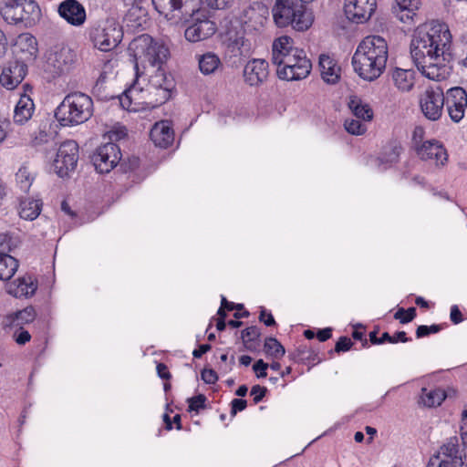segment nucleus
Listing matches in <instances>:
<instances>
[{
    "mask_svg": "<svg viewBox=\"0 0 467 467\" xmlns=\"http://www.w3.org/2000/svg\"><path fill=\"white\" fill-rule=\"evenodd\" d=\"M451 33L441 26L418 28L410 43L411 57L419 71L426 78L439 81L449 74L445 62H450Z\"/></svg>",
    "mask_w": 467,
    "mask_h": 467,
    "instance_id": "nucleus-1",
    "label": "nucleus"
},
{
    "mask_svg": "<svg viewBox=\"0 0 467 467\" xmlns=\"http://www.w3.org/2000/svg\"><path fill=\"white\" fill-rule=\"evenodd\" d=\"M129 52L136 61V67L139 61L149 63L152 67H158L155 72L150 75L149 82L153 84L157 81L154 88L157 92L166 93V101L171 97L172 90L175 88V81L171 74L166 72L163 64L170 57V50L167 46L161 42L155 41L150 35L142 34L136 36L129 45Z\"/></svg>",
    "mask_w": 467,
    "mask_h": 467,
    "instance_id": "nucleus-2",
    "label": "nucleus"
},
{
    "mask_svg": "<svg viewBox=\"0 0 467 467\" xmlns=\"http://www.w3.org/2000/svg\"><path fill=\"white\" fill-rule=\"evenodd\" d=\"M388 57L387 41L379 36H368L358 44L351 63L360 78L371 82L383 74Z\"/></svg>",
    "mask_w": 467,
    "mask_h": 467,
    "instance_id": "nucleus-3",
    "label": "nucleus"
},
{
    "mask_svg": "<svg viewBox=\"0 0 467 467\" xmlns=\"http://www.w3.org/2000/svg\"><path fill=\"white\" fill-rule=\"evenodd\" d=\"M271 13L275 24L281 28L291 26L296 31H306L314 21L312 12L299 0H275Z\"/></svg>",
    "mask_w": 467,
    "mask_h": 467,
    "instance_id": "nucleus-4",
    "label": "nucleus"
},
{
    "mask_svg": "<svg viewBox=\"0 0 467 467\" xmlns=\"http://www.w3.org/2000/svg\"><path fill=\"white\" fill-rule=\"evenodd\" d=\"M92 115V99L82 92L67 94L55 111L57 120L64 127L82 124Z\"/></svg>",
    "mask_w": 467,
    "mask_h": 467,
    "instance_id": "nucleus-5",
    "label": "nucleus"
},
{
    "mask_svg": "<svg viewBox=\"0 0 467 467\" xmlns=\"http://www.w3.org/2000/svg\"><path fill=\"white\" fill-rule=\"evenodd\" d=\"M88 37L95 48L109 52L122 41L123 29L114 17H106L94 22L88 28Z\"/></svg>",
    "mask_w": 467,
    "mask_h": 467,
    "instance_id": "nucleus-6",
    "label": "nucleus"
},
{
    "mask_svg": "<svg viewBox=\"0 0 467 467\" xmlns=\"http://www.w3.org/2000/svg\"><path fill=\"white\" fill-rule=\"evenodd\" d=\"M157 81L154 80L153 84L150 82L145 88L139 89L136 87H131L127 89L122 96L119 97V103L123 109L130 111L138 110L141 109H155L166 102V93L155 89L154 85Z\"/></svg>",
    "mask_w": 467,
    "mask_h": 467,
    "instance_id": "nucleus-7",
    "label": "nucleus"
},
{
    "mask_svg": "<svg viewBox=\"0 0 467 467\" xmlns=\"http://www.w3.org/2000/svg\"><path fill=\"white\" fill-rule=\"evenodd\" d=\"M312 69V63L304 50H295L292 56L278 61L276 75L282 80L296 81L306 78Z\"/></svg>",
    "mask_w": 467,
    "mask_h": 467,
    "instance_id": "nucleus-8",
    "label": "nucleus"
},
{
    "mask_svg": "<svg viewBox=\"0 0 467 467\" xmlns=\"http://www.w3.org/2000/svg\"><path fill=\"white\" fill-rule=\"evenodd\" d=\"M183 20L188 24L184 36L192 43L203 41L213 36L217 30L216 24L210 19L207 12L201 6L193 15H189Z\"/></svg>",
    "mask_w": 467,
    "mask_h": 467,
    "instance_id": "nucleus-9",
    "label": "nucleus"
},
{
    "mask_svg": "<svg viewBox=\"0 0 467 467\" xmlns=\"http://www.w3.org/2000/svg\"><path fill=\"white\" fill-rule=\"evenodd\" d=\"M152 4L167 20L182 21L193 15L202 5V0H152Z\"/></svg>",
    "mask_w": 467,
    "mask_h": 467,
    "instance_id": "nucleus-10",
    "label": "nucleus"
},
{
    "mask_svg": "<svg viewBox=\"0 0 467 467\" xmlns=\"http://www.w3.org/2000/svg\"><path fill=\"white\" fill-rule=\"evenodd\" d=\"M78 161V145L75 140H66L60 144L53 161L55 172L61 178L74 171Z\"/></svg>",
    "mask_w": 467,
    "mask_h": 467,
    "instance_id": "nucleus-11",
    "label": "nucleus"
},
{
    "mask_svg": "<svg viewBox=\"0 0 467 467\" xmlns=\"http://www.w3.org/2000/svg\"><path fill=\"white\" fill-rule=\"evenodd\" d=\"M444 105V93L438 85L428 88L420 99L421 111L430 120H437L441 118Z\"/></svg>",
    "mask_w": 467,
    "mask_h": 467,
    "instance_id": "nucleus-12",
    "label": "nucleus"
},
{
    "mask_svg": "<svg viewBox=\"0 0 467 467\" xmlns=\"http://www.w3.org/2000/svg\"><path fill=\"white\" fill-rule=\"evenodd\" d=\"M120 159V149L113 142L100 145L91 156V161L95 169L100 173L109 172L117 166Z\"/></svg>",
    "mask_w": 467,
    "mask_h": 467,
    "instance_id": "nucleus-13",
    "label": "nucleus"
},
{
    "mask_svg": "<svg viewBox=\"0 0 467 467\" xmlns=\"http://www.w3.org/2000/svg\"><path fill=\"white\" fill-rule=\"evenodd\" d=\"M454 463V467L463 464V458L457 437L444 443L436 455L431 457L426 467H445Z\"/></svg>",
    "mask_w": 467,
    "mask_h": 467,
    "instance_id": "nucleus-14",
    "label": "nucleus"
},
{
    "mask_svg": "<svg viewBox=\"0 0 467 467\" xmlns=\"http://www.w3.org/2000/svg\"><path fill=\"white\" fill-rule=\"evenodd\" d=\"M445 105L451 119L459 122L465 115L467 109V93L462 87L451 88L444 94Z\"/></svg>",
    "mask_w": 467,
    "mask_h": 467,
    "instance_id": "nucleus-15",
    "label": "nucleus"
},
{
    "mask_svg": "<svg viewBox=\"0 0 467 467\" xmlns=\"http://www.w3.org/2000/svg\"><path fill=\"white\" fill-rule=\"evenodd\" d=\"M377 7V0H347L345 13L355 23L368 21Z\"/></svg>",
    "mask_w": 467,
    "mask_h": 467,
    "instance_id": "nucleus-16",
    "label": "nucleus"
},
{
    "mask_svg": "<svg viewBox=\"0 0 467 467\" xmlns=\"http://www.w3.org/2000/svg\"><path fill=\"white\" fill-rule=\"evenodd\" d=\"M27 66L22 61H9L0 75V83L6 89L16 88L25 78Z\"/></svg>",
    "mask_w": 467,
    "mask_h": 467,
    "instance_id": "nucleus-17",
    "label": "nucleus"
},
{
    "mask_svg": "<svg viewBox=\"0 0 467 467\" xmlns=\"http://www.w3.org/2000/svg\"><path fill=\"white\" fill-rule=\"evenodd\" d=\"M75 55L70 48L62 47L51 52L47 59V69L53 77L59 76L67 71L74 62Z\"/></svg>",
    "mask_w": 467,
    "mask_h": 467,
    "instance_id": "nucleus-18",
    "label": "nucleus"
},
{
    "mask_svg": "<svg viewBox=\"0 0 467 467\" xmlns=\"http://www.w3.org/2000/svg\"><path fill=\"white\" fill-rule=\"evenodd\" d=\"M268 75V62L265 59L254 58L248 61L244 68V81L252 87L262 85Z\"/></svg>",
    "mask_w": 467,
    "mask_h": 467,
    "instance_id": "nucleus-19",
    "label": "nucleus"
},
{
    "mask_svg": "<svg viewBox=\"0 0 467 467\" xmlns=\"http://www.w3.org/2000/svg\"><path fill=\"white\" fill-rule=\"evenodd\" d=\"M58 14L68 24L79 26L86 21L85 7L77 0H65L58 5Z\"/></svg>",
    "mask_w": 467,
    "mask_h": 467,
    "instance_id": "nucleus-20",
    "label": "nucleus"
},
{
    "mask_svg": "<svg viewBox=\"0 0 467 467\" xmlns=\"http://www.w3.org/2000/svg\"><path fill=\"white\" fill-rule=\"evenodd\" d=\"M24 93L20 94V99L14 110V121L17 124H24L31 118L35 110V104L27 93L32 91V87L26 83L23 85Z\"/></svg>",
    "mask_w": 467,
    "mask_h": 467,
    "instance_id": "nucleus-21",
    "label": "nucleus"
},
{
    "mask_svg": "<svg viewBox=\"0 0 467 467\" xmlns=\"http://www.w3.org/2000/svg\"><path fill=\"white\" fill-rule=\"evenodd\" d=\"M417 154L422 160H434L437 165H444L448 154L443 145L436 140H427L417 146Z\"/></svg>",
    "mask_w": 467,
    "mask_h": 467,
    "instance_id": "nucleus-22",
    "label": "nucleus"
},
{
    "mask_svg": "<svg viewBox=\"0 0 467 467\" xmlns=\"http://www.w3.org/2000/svg\"><path fill=\"white\" fill-rule=\"evenodd\" d=\"M150 137L156 146L166 149L172 144L174 132L171 123L167 120H162L154 124L150 130Z\"/></svg>",
    "mask_w": 467,
    "mask_h": 467,
    "instance_id": "nucleus-23",
    "label": "nucleus"
},
{
    "mask_svg": "<svg viewBox=\"0 0 467 467\" xmlns=\"http://www.w3.org/2000/svg\"><path fill=\"white\" fill-rule=\"evenodd\" d=\"M36 317V313L35 308L29 306L22 310L7 315L5 317L3 324L5 328H21L24 325L33 322Z\"/></svg>",
    "mask_w": 467,
    "mask_h": 467,
    "instance_id": "nucleus-24",
    "label": "nucleus"
},
{
    "mask_svg": "<svg viewBox=\"0 0 467 467\" xmlns=\"http://www.w3.org/2000/svg\"><path fill=\"white\" fill-rule=\"evenodd\" d=\"M295 50L301 48L293 47V39L290 36H283L274 41L272 47V62L278 65V61L284 60L285 57L292 56Z\"/></svg>",
    "mask_w": 467,
    "mask_h": 467,
    "instance_id": "nucleus-25",
    "label": "nucleus"
},
{
    "mask_svg": "<svg viewBox=\"0 0 467 467\" xmlns=\"http://www.w3.org/2000/svg\"><path fill=\"white\" fill-rule=\"evenodd\" d=\"M319 67L323 80L328 84H335L340 78V67L337 62L327 55H321Z\"/></svg>",
    "mask_w": 467,
    "mask_h": 467,
    "instance_id": "nucleus-26",
    "label": "nucleus"
},
{
    "mask_svg": "<svg viewBox=\"0 0 467 467\" xmlns=\"http://www.w3.org/2000/svg\"><path fill=\"white\" fill-rule=\"evenodd\" d=\"M226 51L234 57H241L246 55L250 51V43L244 38V34L232 33L228 34L225 41Z\"/></svg>",
    "mask_w": 467,
    "mask_h": 467,
    "instance_id": "nucleus-27",
    "label": "nucleus"
},
{
    "mask_svg": "<svg viewBox=\"0 0 467 467\" xmlns=\"http://www.w3.org/2000/svg\"><path fill=\"white\" fill-rule=\"evenodd\" d=\"M21 0H11L3 7H0V16L8 24H18L24 21L23 8H21Z\"/></svg>",
    "mask_w": 467,
    "mask_h": 467,
    "instance_id": "nucleus-28",
    "label": "nucleus"
},
{
    "mask_svg": "<svg viewBox=\"0 0 467 467\" xmlns=\"http://www.w3.org/2000/svg\"><path fill=\"white\" fill-rule=\"evenodd\" d=\"M348 106L353 115L358 119L370 121L373 119V110L368 103H365L358 96H350Z\"/></svg>",
    "mask_w": 467,
    "mask_h": 467,
    "instance_id": "nucleus-29",
    "label": "nucleus"
},
{
    "mask_svg": "<svg viewBox=\"0 0 467 467\" xmlns=\"http://www.w3.org/2000/svg\"><path fill=\"white\" fill-rule=\"evenodd\" d=\"M199 68L202 74L208 76L223 68L220 57L213 52H206L198 57Z\"/></svg>",
    "mask_w": 467,
    "mask_h": 467,
    "instance_id": "nucleus-30",
    "label": "nucleus"
},
{
    "mask_svg": "<svg viewBox=\"0 0 467 467\" xmlns=\"http://www.w3.org/2000/svg\"><path fill=\"white\" fill-rule=\"evenodd\" d=\"M42 208L40 200L23 199L20 201L19 215L25 220L33 221L38 217Z\"/></svg>",
    "mask_w": 467,
    "mask_h": 467,
    "instance_id": "nucleus-31",
    "label": "nucleus"
},
{
    "mask_svg": "<svg viewBox=\"0 0 467 467\" xmlns=\"http://www.w3.org/2000/svg\"><path fill=\"white\" fill-rule=\"evenodd\" d=\"M395 2L400 10L398 14L400 20L403 23L412 21L420 7V0H395Z\"/></svg>",
    "mask_w": 467,
    "mask_h": 467,
    "instance_id": "nucleus-32",
    "label": "nucleus"
},
{
    "mask_svg": "<svg viewBox=\"0 0 467 467\" xmlns=\"http://www.w3.org/2000/svg\"><path fill=\"white\" fill-rule=\"evenodd\" d=\"M395 86L401 91H409L414 85V72L412 70L396 68L392 73Z\"/></svg>",
    "mask_w": 467,
    "mask_h": 467,
    "instance_id": "nucleus-33",
    "label": "nucleus"
},
{
    "mask_svg": "<svg viewBox=\"0 0 467 467\" xmlns=\"http://www.w3.org/2000/svg\"><path fill=\"white\" fill-rule=\"evenodd\" d=\"M18 261L5 253H0V280L6 281L13 277L18 268Z\"/></svg>",
    "mask_w": 467,
    "mask_h": 467,
    "instance_id": "nucleus-34",
    "label": "nucleus"
},
{
    "mask_svg": "<svg viewBox=\"0 0 467 467\" xmlns=\"http://www.w3.org/2000/svg\"><path fill=\"white\" fill-rule=\"evenodd\" d=\"M17 285L15 288H10L9 293L16 297L31 296L35 294L37 285L31 276H24L16 280Z\"/></svg>",
    "mask_w": 467,
    "mask_h": 467,
    "instance_id": "nucleus-35",
    "label": "nucleus"
},
{
    "mask_svg": "<svg viewBox=\"0 0 467 467\" xmlns=\"http://www.w3.org/2000/svg\"><path fill=\"white\" fill-rule=\"evenodd\" d=\"M261 332L256 326L246 327L241 332V338L244 348L251 352H254L260 347Z\"/></svg>",
    "mask_w": 467,
    "mask_h": 467,
    "instance_id": "nucleus-36",
    "label": "nucleus"
},
{
    "mask_svg": "<svg viewBox=\"0 0 467 467\" xmlns=\"http://www.w3.org/2000/svg\"><path fill=\"white\" fill-rule=\"evenodd\" d=\"M421 391L420 402L428 408L440 406L446 398V393L441 389L428 390L423 388Z\"/></svg>",
    "mask_w": 467,
    "mask_h": 467,
    "instance_id": "nucleus-37",
    "label": "nucleus"
},
{
    "mask_svg": "<svg viewBox=\"0 0 467 467\" xmlns=\"http://www.w3.org/2000/svg\"><path fill=\"white\" fill-rule=\"evenodd\" d=\"M401 150L402 147L399 142L390 141L384 147L378 160L382 164L395 163L399 161Z\"/></svg>",
    "mask_w": 467,
    "mask_h": 467,
    "instance_id": "nucleus-38",
    "label": "nucleus"
},
{
    "mask_svg": "<svg viewBox=\"0 0 467 467\" xmlns=\"http://www.w3.org/2000/svg\"><path fill=\"white\" fill-rule=\"evenodd\" d=\"M21 8H23L24 21L26 23L35 22L39 19L41 10L37 3L34 0L20 1Z\"/></svg>",
    "mask_w": 467,
    "mask_h": 467,
    "instance_id": "nucleus-39",
    "label": "nucleus"
},
{
    "mask_svg": "<svg viewBox=\"0 0 467 467\" xmlns=\"http://www.w3.org/2000/svg\"><path fill=\"white\" fill-rule=\"evenodd\" d=\"M264 348L265 352L274 358H280L285 353L283 345L275 337H268L265 338Z\"/></svg>",
    "mask_w": 467,
    "mask_h": 467,
    "instance_id": "nucleus-40",
    "label": "nucleus"
},
{
    "mask_svg": "<svg viewBox=\"0 0 467 467\" xmlns=\"http://www.w3.org/2000/svg\"><path fill=\"white\" fill-rule=\"evenodd\" d=\"M16 177L20 189L25 192H28L34 181L28 169L26 167H21L16 172Z\"/></svg>",
    "mask_w": 467,
    "mask_h": 467,
    "instance_id": "nucleus-41",
    "label": "nucleus"
},
{
    "mask_svg": "<svg viewBox=\"0 0 467 467\" xmlns=\"http://www.w3.org/2000/svg\"><path fill=\"white\" fill-rule=\"evenodd\" d=\"M344 127L352 135H362L367 130L366 125L359 119H347L344 122Z\"/></svg>",
    "mask_w": 467,
    "mask_h": 467,
    "instance_id": "nucleus-42",
    "label": "nucleus"
},
{
    "mask_svg": "<svg viewBox=\"0 0 467 467\" xmlns=\"http://www.w3.org/2000/svg\"><path fill=\"white\" fill-rule=\"evenodd\" d=\"M207 398L204 394H198L187 400L188 402V411H195L198 413L200 410L206 408Z\"/></svg>",
    "mask_w": 467,
    "mask_h": 467,
    "instance_id": "nucleus-43",
    "label": "nucleus"
},
{
    "mask_svg": "<svg viewBox=\"0 0 467 467\" xmlns=\"http://www.w3.org/2000/svg\"><path fill=\"white\" fill-rule=\"evenodd\" d=\"M24 44L29 56L35 57L37 52L36 38L29 34L21 35L18 38V45L22 46Z\"/></svg>",
    "mask_w": 467,
    "mask_h": 467,
    "instance_id": "nucleus-44",
    "label": "nucleus"
},
{
    "mask_svg": "<svg viewBox=\"0 0 467 467\" xmlns=\"http://www.w3.org/2000/svg\"><path fill=\"white\" fill-rule=\"evenodd\" d=\"M104 84H105V78L104 77H100L97 80L96 84L93 87V89H92L93 95L96 96L100 100H109L110 99H113L114 96L109 94L105 90Z\"/></svg>",
    "mask_w": 467,
    "mask_h": 467,
    "instance_id": "nucleus-45",
    "label": "nucleus"
},
{
    "mask_svg": "<svg viewBox=\"0 0 467 467\" xmlns=\"http://www.w3.org/2000/svg\"><path fill=\"white\" fill-rule=\"evenodd\" d=\"M416 317V308L411 306L408 309L399 308L394 314V318L399 319L401 324H407L412 321Z\"/></svg>",
    "mask_w": 467,
    "mask_h": 467,
    "instance_id": "nucleus-46",
    "label": "nucleus"
},
{
    "mask_svg": "<svg viewBox=\"0 0 467 467\" xmlns=\"http://www.w3.org/2000/svg\"><path fill=\"white\" fill-rule=\"evenodd\" d=\"M441 329H442L441 325H436V324L431 325V326L420 325L416 329V337L418 338L427 337L431 334H436V333L440 332Z\"/></svg>",
    "mask_w": 467,
    "mask_h": 467,
    "instance_id": "nucleus-47",
    "label": "nucleus"
},
{
    "mask_svg": "<svg viewBox=\"0 0 467 467\" xmlns=\"http://www.w3.org/2000/svg\"><path fill=\"white\" fill-rule=\"evenodd\" d=\"M12 329H15L13 338L18 345H25L30 341L31 335L27 330H25L23 327H13Z\"/></svg>",
    "mask_w": 467,
    "mask_h": 467,
    "instance_id": "nucleus-48",
    "label": "nucleus"
},
{
    "mask_svg": "<svg viewBox=\"0 0 467 467\" xmlns=\"http://www.w3.org/2000/svg\"><path fill=\"white\" fill-rule=\"evenodd\" d=\"M352 346H353V342L351 341V339L349 337H341L336 343L335 351L337 353L345 352V351L349 350L352 348Z\"/></svg>",
    "mask_w": 467,
    "mask_h": 467,
    "instance_id": "nucleus-49",
    "label": "nucleus"
},
{
    "mask_svg": "<svg viewBox=\"0 0 467 467\" xmlns=\"http://www.w3.org/2000/svg\"><path fill=\"white\" fill-rule=\"evenodd\" d=\"M201 378L206 384H214L218 380L217 373L212 368H203Z\"/></svg>",
    "mask_w": 467,
    "mask_h": 467,
    "instance_id": "nucleus-50",
    "label": "nucleus"
},
{
    "mask_svg": "<svg viewBox=\"0 0 467 467\" xmlns=\"http://www.w3.org/2000/svg\"><path fill=\"white\" fill-rule=\"evenodd\" d=\"M267 389L260 385H254L251 389V395L254 396V402L259 403L265 396Z\"/></svg>",
    "mask_w": 467,
    "mask_h": 467,
    "instance_id": "nucleus-51",
    "label": "nucleus"
},
{
    "mask_svg": "<svg viewBox=\"0 0 467 467\" xmlns=\"http://www.w3.org/2000/svg\"><path fill=\"white\" fill-rule=\"evenodd\" d=\"M269 367L263 359H258L253 365V369L256 373L257 378H265L267 376L266 369Z\"/></svg>",
    "mask_w": 467,
    "mask_h": 467,
    "instance_id": "nucleus-52",
    "label": "nucleus"
},
{
    "mask_svg": "<svg viewBox=\"0 0 467 467\" xmlns=\"http://www.w3.org/2000/svg\"><path fill=\"white\" fill-rule=\"evenodd\" d=\"M231 406V415L234 416L238 411H242L246 408L247 401L243 399H234Z\"/></svg>",
    "mask_w": 467,
    "mask_h": 467,
    "instance_id": "nucleus-53",
    "label": "nucleus"
},
{
    "mask_svg": "<svg viewBox=\"0 0 467 467\" xmlns=\"http://www.w3.org/2000/svg\"><path fill=\"white\" fill-rule=\"evenodd\" d=\"M163 420L165 422V425H166V429L168 431H171L172 429V422L175 423L176 425V429L177 430H182V423H181V415L180 414H176L174 417H173V420L171 421L169 415L168 414H164L163 415Z\"/></svg>",
    "mask_w": 467,
    "mask_h": 467,
    "instance_id": "nucleus-54",
    "label": "nucleus"
},
{
    "mask_svg": "<svg viewBox=\"0 0 467 467\" xmlns=\"http://www.w3.org/2000/svg\"><path fill=\"white\" fill-rule=\"evenodd\" d=\"M260 322H263L267 327L275 325V320L271 313H267L265 308H262L259 315Z\"/></svg>",
    "mask_w": 467,
    "mask_h": 467,
    "instance_id": "nucleus-55",
    "label": "nucleus"
},
{
    "mask_svg": "<svg viewBox=\"0 0 467 467\" xmlns=\"http://www.w3.org/2000/svg\"><path fill=\"white\" fill-rule=\"evenodd\" d=\"M450 318L453 324H459L463 320L462 314L458 306L455 305L451 306Z\"/></svg>",
    "mask_w": 467,
    "mask_h": 467,
    "instance_id": "nucleus-56",
    "label": "nucleus"
},
{
    "mask_svg": "<svg viewBox=\"0 0 467 467\" xmlns=\"http://www.w3.org/2000/svg\"><path fill=\"white\" fill-rule=\"evenodd\" d=\"M292 358L296 361H303L305 359H308L310 357L306 347L298 348L295 353L292 354Z\"/></svg>",
    "mask_w": 467,
    "mask_h": 467,
    "instance_id": "nucleus-57",
    "label": "nucleus"
},
{
    "mask_svg": "<svg viewBox=\"0 0 467 467\" xmlns=\"http://www.w3.org/2000/svg\"><path fill=\"white\" fill-rule=\"evenodd\" d=\"M203 3L211 9H223L228 0H205Z\"/></svg>",
    "mask_w": 467,
    "mask_h": 467,
    "instance_id": "nucleus-58",
    "label": "nucleus"
},
{
    "mask_svg": "<svg viewBox=\"0 0 467 467\" xmlns=\"http://www.w3.org/2000/svg\"><path fill=\"white\" fill-rule=\"evenodd\" d=\"M424 130L421 127H416L413 130L412 140L415 143V147L420 146L422 143Z\"/></svg>",
    "mask_w": 467,
    "mask_h": 467,
    "instance_id": "nucleus-59",
    "label": "nucleus"
},
{
    "mask_svg": "<svg viewBox=\"0 0 467 467\" xmlns=\"http://www.w3.org/2000/svg\"><path fill=\"white\" fill-rule=\"evenodd\" d=\"M157 373H158V376L163 379H171V373L169 372V369L167 368V366L163 363H159L157 365Z\"/></svg>",
    "mask_w": 467,
    "mask_h": 467,
    "instance_id": "nucleus-60",
    "label": "nucleus"
},
{
    "mask_svg": "<svg viewBox=\"0 0 467 467\" xmlns=\"http://www.w3.org/2000/svg\"><path fill=\"white\" fill-rule=\"evenodd\" d=\"M332 337V329L330 327H327L324 329H320L317 333V337L320 342H325Z\"/></svg>",
    "mask_w": 467,
    "mask_h": 467,
    "instance_id": "nucleus-61",
    "label": "nucleus"
},
{
    "mask_svg": "<svg viewBox=\"0 0 467 467\" xmlns=\"http://www.w3.org/2000/svg\"><path fill=\"white\" fill-rule=\"evenodd\" d=\"M8 42L5 34L0 29V58L6 53Z\"/></svg>",
    "mask_w": 467,
    "mask_h": 467,
    "instance_id": "nucleus-62",
    "label": "nucleus"
},
{
    "mask_svg": "<svg viewBox=\"0 0 467 467\" xmlns=\"http://www.w3.org/2000/svg\"><path fill=\"white\" fill-rule=\"evenodd\" d=\"M211 345L209 344H202L199 347L198 349H194L193 352H192V356L195 358H202V356L203 354H205L206 352H208L210 349H211Z\"/></svg>",
    "mask_w": 467,
    "mask_h": 467,
    "instance_id": "nucleus-63",
    "label": "nucleus"
},
{
    "mask_svg": "<svg viewBox=\"0 0 467 467\" xmlns=\"http://www.w3.org/2000/svg\"><path fill=\"white\" fill-rule=\"evenodd\" d=\"M222 306L223 307H225L226 310L228 311H231L233 309H243L244 308V306L242 304H237L235 305L234 303L233 302H229L227 301V299L225 297H222Z\"/></svg>",
    "mask_w": 467,
    "mask_h": 467,
    "instance_id": "nucleus-64",
    "label": "nucleus"
}]
</instances>
